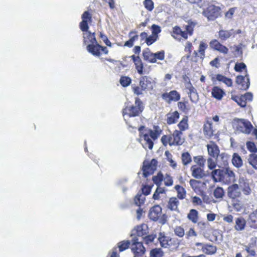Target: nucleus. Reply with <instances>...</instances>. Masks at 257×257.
<instances>
[{
	"instance_id": "nucleus-1",
	"label": "nucleus",
	"mask_w": 257,
	"mask_h": 257,
	"mask_svg": "<svg viewBox=\"0 0 257 257\" xmlns=\"http://www.w3.org/2000/svg\"><path fill=\"white\" fill-rule=\"evenodd\" d=\"M144 126H141L139 130L142 134V138L143 143V146L144 148H148L152 150L154 146V141L158 139L162 134V130L158 125H154L152 129L144 128Z\"/></svg>"
},
{
	"instance_id": "nucleus-2",
	"label": "nucleus",
	"mask_w": 257,
	"mask_h": 257,
	"mask_svg": "<svg viewBox=\"0 0 257 257\" xmlns=\"http://www.w3.org/2000/svg\"><path fill=\"white\" fill-rule=\"evenodd\" d=\"M82 22L80 23V28L83 32V43L85 45L96 43L97 42L94 33H91L88 31L89 22L91 21V16L88 12H85L82 15Z\"/></svg>"
},
{
	"instance_id": "nucleus-3",
	"label": "nucleus",
	"mask_w": 257,
	"mask_h": 257,
	"mask_svg": "<svg viewBox=\"0 0 257 257\" xmlns=\"http://www.w3.org/2000/svg\"><path fill=\"white\" fill-rule=\"evenodd\" d=\"M143 110V105L142 101L139 98H136L134 104L130 106L127 105L122 110L123 116L126 123L130 126H132L128 122V118L139 115Z\"/></svg>"
},
{
	"instance_id": "nucleus-4",
	"label": "nucleus",
	"mask_w": 257,
	"mask_h": 257,
	"mask_svg": "<svg viewBox=\"0 0 257 257\" xmlns=\"http://www.w3.org/2000/svg\"><path fill=\"white\" fill-rule=\"evenodd\" d=\"M233 124L237 131L245 134H250L253 128L251 123L244 119L234 118Z\"/></svg>"
},
{
	"instance_id": "nucleus-5",
	"label": "nucleus",
	"mask_w": 257,
	"mask_h": 257,
	"mask_svg": "<svg viewBox=\"0 0 257 257\" xmlns=\"http://www.w3.org/2000/svg\"><path fill=\"white\" fill-rule=\"evenodd\" d=\"M203 15L209 20H213L220 15V9L214 5H209L206 10L203 12Z\"/></svg>"
},
{
	"instance_id": "nucleus-6",
	"label": "nucleus",
	"mask_w": 257,
	"mask_h": 257,
	"mask_svg": "<svg viewBox=\"0 0 257 257\" xmlns=\"http://www.w3.org/2000/svg\"><path fill=\"white\" fill-rule=\"evenodd\" d=\"M132 250L134 253V257H142L145 248L138 238H134L132 240Z\"/></svg>"
},
{
	"instance_id": "nucleus-7",
	"label": "nucleus",
	"mask_w": 257,
	"mask_h": 257,
	"mask_svg": "<svg viewBox=\"0 0 257 257\" xmlns=\"http://www.w3.org/2000/svg\"><path fill=\"white\" fill-rule=\"evenodd\" d=\"M215 131V126L213 124L212 120L208 118L203 126V133L206 138H210L214 135Z\"/></svg>"
},
{
	"instance_id": "nucleus-8",
	"label": "nucleus",
	"mask_w": 257,
	"mask_h": 257,
	"mask_svg": "<svg viewBox=\"0 0 257 257\" xmlns=\"http://www.w3.org/2000/svg\"><path fill=\"white\" fill-rule=\"evenodd\" d=\"M182 132L178 130H175L173 134L170 136V146L182 145L184 141V139L182 137Z\"/></svg>"
},
{
	"instance_id": "nucleus-9",
	"label": "nucleus",
	"mask_w": 257,
	"mask_h": 257,
	"mask_svg": "<svg viewBox=\"0 0 257 257\" xmlns=\"http://www.w3.org/2000/svg\"><path fill=\"white\" fill-rule=\"evenodd\" d=\"M154 82L152 79L148 76L142 77L140 80V86L144 91L151 90L153 88Z\"/></svg>"
},
{
	"instance_id": "nucleus-10",
	"label": "nucleus",
	"mask_w": 257,
	"mask_h": 257,
	"mask_svg": "<svg viewBox=\"0 0 257 257\" xmlns=\"http://www.w3.org/2000/svg\"><path fill=\"white\" fill-rule=\"evenodd\" d=\"M241 194L238 184H234L228 188L227 195L232 200L238 198Z\"/></svg>"
},
{
	"instance_id": "nucleus-11",
	"label": "nucleus",
	"mask_w": 257,
	"mask_h": 257,
	"mask_svg": "<svg viewBox=\"0 0 257 257\" xmlns=\"http://www.w3.org/2000/svg\"><path fill=\"white\" fill-rule=\"evenodd\" d=\"M236 83L240 86L239 88L242 90H246L249 86V79L247 74L245 76H238L236 79Z\"/></svg>"
},
{
	"instance_id": "nucleus-12",
	"label": "nucleus",
	"mask_w": 257,
	"mask_h": 257,
	"mask_svg": "<svg viewBox=\"0 0 257 257\" xmlns=\"http://www.w3.org/2000/svg\"><path fill=\"white\" fill-rule=\"evenodd\" d=\"M224 179L223 182L225 183H229L234 182L236 181L235 173L229 168H224Z\"/></svg>"
},
{
	"instance_id": "nucleus-13",
	"label": "nucleus",
	"mask_w": 257,
	"mask_h": 257,
	"mask_svg": "<svg viewBox=\"0 0 257 257\" xmlns=\"http://www.w3.org/2000/svg\"><path fill=\"white\" fill-rule=\"evenodd\" d=\"M210 46L212 49L223 54H226L228 52V49L216 40L211 41L210 43Z\"/></svg>"
},
{
	"instance_id": "nucleus-14",
	"label": "nucleus",
	"mask_w": 257,
	"mask_h": 257,
	"mask_svg": "<svg viewBox=\"0 0 257 257\" xmlns=\"http://www.w3.org/2000/svg\"><path fill=\"white\" fill-rule=\"evenodd\" d=\"M162 97L168 102L172 101H177L180 98V94L176 90H172L169 93H165L162 94Z\"/></svg>"
},
{
	"instance_id": "nucleus-15",
	"label": "nucleus",
	"mask_w": 257,
	"mask_h": 257,
	"mask_svg": "<svg viewBox=\"0 0 257 257\" xmlns=\"http://www.w3.org/2000/svg\"><path fill=\"white\" fill-rule=\"evenodd\" d=\"M162 208L159 205L153 206L150 211L149 217L154 221L157 220L161 216Z\"/></svg>"
},
{
	"instance_id": "nucleus-16",
	"label": "nucleus",
	"mask_w": 257,
	"mask_h": 257,
	"mask_svg": "<svg viewBox=\"0 0 257 257\" xmlns=\"http://www.w3.org/2000/svg\"><path fill=\"white\" fill-rule=\"evenodd\" d=\"M101 46L99 45L97 42L96 43L88 44L86 47V49L90 53L96 57H99L101 55L100 49Z\"/></svg>"
},
{
	"instance_id": "nucleus-17",
	"label": "nucleus",
	"mask_w": 257,
	"mask_h": 257,
	"mask_svg": "<svg viewBox=\"0 0 257 257\" xmlns=\"http://www.w3.org/2000/svg\"><path fill=\"white\" fill-rule=\"evenodd\" d=\"M239 186L242 188V191L245 195H249L251 193V189L249 186L247 180L243 177H240L238 180Z\"/></svg>"
},
{
	"instance_id": "nucleus-18",
	"label": "nucleus",
	"mask_w": 257,
	"mask_h": 257,
	"mask_svg": "<svg viewBox=\"0 0 257 257\" xmlns=\"http://www.w3.org/2000/svg\"><path fill=\"white\" fill-rule=\"evenodd\" d=\"M202 168L195 165L192 166L190 168L192 176L196 179H201L204 177L205 174Z\"/></svg>"
},
{
	"instance_id": "nucleus-19",
	"label": "nucleus",
	"mask_w": 257,
	"mask_h": 257,
	"mask_svg": "<svg viewBox=\"0 0 257 257\" xmlns=\"http://www.w3.org/2000/svg\"><path fill=\"white\" fill-rule=\"evenodd\" d=\"M179 202L176 197H171L169 198L167 202V208L171 211L178 212V206Z\"/></svg>"
},
{
	"instance_id": "nucleus-20",
	"label": "nucleus",
	"mask_w": 257,
	"mask_h": 257,
	"mask_svg": "<svg viewBox=\"0 0 257 257\" xmlns=\"http://www.w3.org/2000/svg\"><path fill=\"white\" fill-rule=\"evenodd\" d=\"M172 36L176 39H180L181 37L187 39V33L186 31H183L180 27H175L173 28V32H172Z\"/></svg>"
},
{
	"instance_id": "nucleus-21",
	"label": "nucleus",
	"mask_w": 257,
	"mask_h": 257,
	"mask_svg": "<svg viewBox=\"0 0 257 257\" xmlns=\"http://www.w3.org/2000/svg\"><path fill=\"white\" fill-rule=\"evenodd\" d=\"M161 246L163 247H168L172 243L171 239L170 237L167 236L164 233H160L158 238Z\"/></svg>"
},
{
	"instance_id": "nucleus-22",
	"label": "nucleus",
	"mask_w": 257,
	"mask_h": 257,
	"mask_svg": "<svg viewBox=\"0 0 257 257\" xmlns=\"http://www.w3.org/2000/svg\"><path fill=\"white\" fill-rule=\"evenodd\" d=\"M224 168L222 169H215L214 170L212 173L211 175L213 179L215 182H222L224 176Z\"/></svg>"
},
{
	"instance_id": "nucleus-23",
	"label": "nucleus",
	"mask_w": 257,
	"mask_h": 257,
	"mask_svg": "<svg viewBox=\"0 0 257 257\" xmlns=\"http://www.w3.org/2000/svg\"><path fill=\"white\" fill-rule=\"evenodd\" d=\"M246 221L242 217H237L235 220L234 228L236 231H240L244 229Z\"/></svg>"
},
{
	"instance_id": "nucleus-24",
	"label": "nucleus",
	"mask_w": 257,
	"mask_h": 257,
	"mask_svg": "<svg viewBox=\"0 0 257 257\" xmlns=\"http://www.w3.org/2000/svg\"><path fill=\"white\" fill-rule=\"evenodd\" d=\"M207 147L208 154L213 158H217L219 153V150L217 145L212 144L207 145Z\"/></svg>"
},
{
	"instance_id": "nucleus-25",
	"label": "nucleus",
	"mask_w": 257,
	"mask_h": 257,
	"mask_svg": "<svg viewBox=\"0 0 257 257\" xmlns=\"http://www.w3.org/2000/svg\"><path fill=\"white\" fill-rule=\"evenodd\" d=\"M212 95L215 98L218 100H221L225 94L224 91L218 86L213 87L211 91Z\"/></svg>"
},
{
	"instance_id": "nucleus-26",
	"label": "nucleus",
	"mask_w": 257,
	"mask_h": 257,
	"mask_svg": "<svg viewBox=\"0 0 257 257\" xmlns=\"http://www.w3.org/2000/svg\"><path fill=\"white\" fill-rule=\"evenodd\" d=\"M201 249L204 253L210 255L214 254L217 250L215 246L208 244L203 245Z\"/></svg>"
},
{
	"instance_id": "nucleus-27",
	"label": "nucleus",
	"mask_w": 257,
	"mask_h": 257,
	"mask_svg": "<svg viewBox=\"0 0 257 257\" xmlns=\"http://www.w3.org/2000/svg\"><path fill=\"white\" fill-rule=\"evenodd\" d=\"M156 169L155 167H152L151 165L144 162L143 167V175L144 177H147L149 175L152 174Z\"/></svg>"
},
{
	"instance_id": "nucleus-28",
	"label": "nucleus",
	"mask_w": 257,
	"mask_h": 257,
	"mask_svg": "<svg viewBox=\"0 0 257 257\" xmlns=\"http://www.w3.org/2000/svg\"><path fill=\"white\" fill-rule=\"evenodd\" d=\"M138 73L140 74L143 73V66L141 60L139 56L133 55L131 56Z\"/></svg>"
},
{
	"instance_id": "nucleus-29",
	"label": "nucleus",
	"mask_w": 257,
	"mask_h": 257,
	"mask_svg": "<svg viewBox=\"0 0 257 257\" xmlns=\"http://www.w3.org/2000/svg\"><path fill=\"white\" fill-rule=\"evenodd\" d=\"M233 34V30H220L218 32L219 38L222 41H225L229 38Z\"/></svg>"
},
{
	"instance_id": "nucleus-30",
	"label": "nucleus",
	"mask_w": 257,
	"mask_h": 257,
	"mask_svg": "<svg viewBox=\"0 0 257 257\" xmlns=\"http://www.w3.org/2000/svg\"><path fill=\"white\" fill-rule=\"evenodd\" d=\"M143 54L145 60L148 61L150 63L156 62L154 53L151 52L148 48L143 51Z\"/></svg>"
},
{
	"instance_id": "nucleus-31",
	"label": "nucleus",
	"mask_w": 257,
	"mask_h": 257,
	"mask_svg": "<svg viewBox=\"0 0 257 257\" xmlns=\"http://www.w3.org/2000/svg\"><path fill=\"white\" fill-rule=\"evenodd\" d=\"M179 117V114L177 111L170 113L167 114V122L170 124L174 123L178 120Z\"/></svg>"
},
{
	"instance_id": "nucleus-32",
	"label": "nucleus",
	"mask_w": 257,
	"mask_h": 257,
	"mask_svg": "<svg viewBox=\"0 0 257 257\" xmlns=\"http://www.w3.org/2000/svg\"><path fill=\"white\" fill-rule=\"evenodd\" d=\"M248 220L251 227L257 228V209L249 214Z\"/></svg>"
},
{
	"instance_id": "nucleus-33",
	"label": "nucleus",
	"mask_w": 257,
	"mask_h": 257,
	"mask_svg": "<svg viewBox=\"0 0 257 257\" xmlns=\"http://www.w3.org/2000/svg\"><path fill=\"white\" fill-rule=\"evenodd\" d=\"M144 225H140L137 226L133 230V235H137L139 237H143L144 235H145L147 234L146 230L144 229Z\"/></svg>"
},
{
	"instance_id": "nucleus-34",
	"label": "nucleus",
	"mask_w": 257,
	"mask_h": 257,
	"mask_svg": "<svg viewBox=\"0 0 257 257\" xmlns=\"http://www.w3.org/2000/svg\"><path fill=\"white\" fill-rule=\"evenodd\" d=\"M231 204L234 209L237 211H240L243 208V203L242 201L239 199H234L231 200Z\"/></svg>"
},
{
	"instance_id": "nucleus-35",
	"label": "nucleus",
	"mask_w": 257,
	"mask_h": 257,
	"mask_svg": "<svg viewBox=\"0 0 257 257\" xmlns=\"http://www.w3.org/2000/svg\"><path fill=\"white\" fill-rule=\"evenodd\" d=\"M232 163L236 168L241 167L243 164L241 157L236 153L233 155Z\"/></svg>"
},
{
	"instance_id": "nucleus-36",
	"label": "nucleus",
	"mask_w": 257,
	"mask_h": 257,
	"mask_svg": "<svg viewBox=\"0 0 257 257\" xmlns=\"http://www.w3.org/2000/svg\"><path fill=\"white\" fill-rule=\"evenodd\" d=\"M198 212L195 209H191L187 215V218L193 223H195L198 221Z\"/></svg>"
},
{
	"instance_id": "nucleus-37",
	"label": "nucleus",
	"mask_w": 257,
	"mask_h": 257,
	"mask_svg": "<svg viewBox=\"0 0 257 257\" xmlns=\"http://www.w3.org/2000/svg\"><path fill=\"white\" fill-rule=\"evenodd\" d=\"M216 79L219 81L223 82L228 86H231L232 85V81L231 79L222 75L217 74L216 76Z\"/></svg>"
},
{
	"instance_id": "nucleus-38",
	"label": "nucleus",
	"mask_w": 257,
	"mask_h": 257,
	"mask_svg": "<svg viewBox=\"0 0 257 257\" xmlns=\"http://www.w3.org/2000/svg\"><path fill=\"white\" fill-rule=\"evenodd\" d=\"M175 189L177 191V196L180 199H183L186 196V191L184 188L180 185H176Z\"/></svg>"
},
{
	"instance_id": "nucleus-39",
	"label": "nucleus",
	"mask_w": 257,
	"mask_h": 257,
	"mask_svg": "<svg viewBox=\"0 0 257 257\" xmlns=\"http://www.w3.org/2000/svg\"><path fill=\"white\" fill-rule=\"evenodd\" d=\"M249 164L255 170H257V155L250 154L248 157Z\"/></svg>"
},
{
	"instance_id": "nucleus-40",
	"label": "nucleus",
	"mask_w": 257,
	"mask_h": 257,
	"mask_svg": "<svg viewBox=\"0 0 257 257\" xmlns=\"http://www.w3.org/2000/svg\"><path fill=\"white\" fill-rule=\"evenodd\" d=\"M181 160L184 165H187L190 164L192 161L190 155L188 152L182 154Z\"/></svg>"
},
{
	"instance_id": "nucleus-41",
	"label": "nucleus",
	"mask_w": 257,
	"mask_h": 257,
	"mask_svg": "<svg viewBox=\"0 0 257 257\" xmlns=\"http://www.w3.org/2000/svg\"><path fill=\"white\" fill-rule=\"evenodd\" d=\"M188 119L187 117H184L178 124L179 131H184L188 128Z\"/></svg>"
},
{
	"instance_id": "nucleus-42",
	"label": "nucleus",
	"mask_w": 257,
	"mask_h": 257,
	"mask_svg": "<svg viewBox=\"0 0 257 257\" xmlns=\"http://www.w3.org/2000/svg\"><path fill=\"white\" fill-rule=\"evenodd\" d=\"M165 155L167 157V161L169 163V165L172 168L176 169L177 167V163L176 161L173 159L171 154L168 151H166L165 152Z\"/></svg>"
},
{
	"instance_id": "nucleus-43",
	"label": "nucleus",
	"mask_w": 257,
	"mask_h": 257,
	"mask_svg": "<svg viewBox=\"0 0 257 257\" xmlns=\"http://www.w3.org/2000/svg\"><path fill=\"white\" fill-rule=\"evenodd\" d=\"M145 199L146 198L144 195L138 194L136 196L134 199V201L137 205L140 206L142 204H144Z\"/></svg>"
},
{
	"instance_id": "nucleus-44",
	"label": "nucleus",
	"mask_w": 257,
	"mask_h": 257,
	"mask_svg": "<svg viewBox=\"0 0 257 257\" xmlns=\"http://www.w3.org/2000/svg\"><path fill=\"white\" fill-rule=\"evenodd\" d=\"M207 48V45L204 42H201L199 45L198 53L201 58H203L205 56V51Z\"/></svg>"
},
{
	"instance_id": "nucleus-45",
	"label": "nucleus",
	"mask_w": 257,
	"mask_h": 257,
	"mask_svg": "<svg viewBox=\"0 0 257 257\" xmlns=\"http://www.w3.org/2000/svg\"><path fill=\"white\" fill-rule=\"evenodd\" d=\"M130 244V241H122L117 244V247L119 248V251H123L129 247Z\"/></svg>"
},
{
	"instance_id": "nucleus-46",
	"label": "nucleus",
	"mask_w": 257,
	"mask_h": 257,
	"mask_svg": "<svg viewBox=\"0 0 257 257\" xmlns=\"http://www.w3.org/2000/svg\"><path fill=\"white\" fill-rule=\"evenodd\" d=\"M143 5L145 8L150 12H151L154 8V4L152 0H145Z\"/></svg>"
},
{
	"instance_id": "nucleus-47",
	"label": "nucleus",
	"mask_w": 257,
	"mask_h": 257,
	"mask_svg": "<svg viewBox=\"0 0 257 257\" xmlns=\"http://www.w3.org/2000/svg\"><path fill=\"white\" fill-rule=\"evenodd\" d=\"M163 175L160 173L157 176L153 177V181L157 185H161L163 180Z\"/></svg>"
},
{
	"instance_id": "nucleus-48",
	"label": "nucleus",
	"mask_w": 257,
	"mask_h": 257,
	"mask_svg": "<svg viewBox=\"0 0 257 257\" xmlns=\"http://www.w3.org/2000/svg\"><path fill=\"white\" fill-rule=\"evenodd\" d=\"M213 194L216 198H222L224 196V191L221 187H217L214 190Z\"/></svg>"
},
{
	"instance_id": "nucleus-49",
	"label": "nucleus",
	"mask_w": 257,
	"mask_h": 257,
	"mask_svg": "<svg viewBox=\"0 0 257 257\" xmlns=\"http://www.w3.org/2000/svg\"><path fill=\"white\" fill-rule=\"evenodd\" d=\"M150 254L151 257H162L163 252L161 249L155 248L151 251Z\"/></svg>"
},
{
	"instance_id": "nucleus-50",
	"label": "nucleus",
	"mask_w": 257,
	"mask_h": 257,
	"mask_svg": "<svg viewBox=\"0 0 257 257\" xmlns=\"http://www.w3.org/2000/svg\"><path fill=\"white\" fill-rule=\"evenodd\" d=\"M164 184L166 186H171L173 185V181L172 178L167 174L163 177Z\"/></svg>"
},
{
	"instance_id": "nucleus-51",
	"label": "nucleus",
	"mask_w": 257,
	"mask_h": 257,
	"mask_svg": "<svg viewBox=\"0 0 257 257\" xmlns=\"http://www.w3.org/2000/svg\"><path fill=\"white\" fill-rule=\"evenodd\" d=\"M120 83L123 87L128 86L131 83V79L128 77H121L119 80Z\"/></svg>"
},
{
	"instance_id": "nucleus-52",
	"label": "nucleus",
	"mask_w": 257,
	"mask_h": 257,
	"mask_svg": "<svg viewBox=\"0 0 257 257\" xmlns=\"http://www.w3.org/2000/svg\"><path fill=\"white\" fill-rule=\"evenodd\" d=\"M138 36L137 35L132 36L130 40L125 42L124 46L130 48L132 47L134 45V42L138 40Z\"/></svg>"
},
{
	"instance_id": "nucleus-53",
	"label": "nucleus",
	"mask_w": 257,
	"mask_h": 257,
	"mask_svg": "<svg viewBox=\"0 0 257 257\" xmlns=\"http://www.w3.org/2000/svg\"><path fill=\"white\" fill-rule=\"evenodd\" d=\"M195 163H196L200 167H204L205 165V160L202 156H197L194 158Z\"/></svg>"
},
{
	"instance_id": "nucleus-54",
	"label": "nucleus",
	"mask_w": 257,
	"mask_h": 257,
	"mask_svg": "<svg viewBox=\"0 0 257 257\" xmlns=\"http://www.w3.org/2000/svg\"><path fill=\"white\" fill-rule=\"evenodd\" d=\"M175 234L180 237H183L185 234L183 228L181 226H177L174 229Z\"/></svg>"
},
{
	"instance_id": "nucleus-55",
	"label": "nucleus",
	"mask_w": 257,
	"mask_h": 257,
	"mask_svg": "<svg viewBox=\"0 0 257 257\" xmlns=\"http://www.w3.org/2000/svg\"><path fill=\"white\" fill-rule=\"evenodd\" d=\"M234 69L237 72H241L243 69H246V65L243 63H237L234 66Z\"/></svg>"
},
{
	"instance_id": "nucleus-56",
	"label": "nucleus",
	"mask_w": 257,
	"mask_h": 257,
	"mask_svg": "<svg viewBox=\"0 0 257 257\" xmlns=\"http://www.w3.org/2000/svg\"><path fill=\"white\" fill-rule=\"evenodd\" d=\"M154 58L157 61V59L160 60H163L165 58V53L164 51H161L157 53H154Z\"/></svg>"
},
{
	"instance_id": "nucleus-57",
	"label": "nucleus",
	"mask_w": 257,
	"mask_h": 257,
	"mask_svg": "<svg viewBox=\"0 0 257 257\" xmlns=\"http://www.w3.org/2000/svg\"><path fill=\"white\" fill-rule=\"evenodd\" d=\"M246 147L247 149L251 152H256L257 149L254 144L251 142H247L246 143Z\"/></svg>"
},
{
	"instance_id": "nucleus-58",
	"label": "nucleus",
	"mask_w": 257,
	"mask_h": 257,
	"mask_svg": "<svg viewBox=\"0 0 257 257\" xmlns=\"http://www.w3.org/2000/svg\"><path fill=\"white\" fill-rule=\"evenodd\" d=\"M186 88L187 90V93L188 95H190L193 92H196V89L192 86V85L190 83L188 82L186 84Z\"/></svg>"
},
{
	"instance_id": "nucleus-59",
	"label": "nucleus",
	"mask_w": 257,
	"mask_h": 257,
	"mask_svg": "<svg viewBox=\"0 0 257 257\" xmlns=\"http://www.w3.org/2000/svg\"><path fill=\"white\" fill-rule=\"evenodd\" d=\"M152 35L157 36V35L161 32V30L160 27L156 25H153L152 26Z\"/></svg>"
},
{
	"instance_id": "nucleus-60",
	"label": "nucleus",
	"mask_w": 257,
	"mask_h": 257,
	"mask_svg": "<svg viewBox=\"0 0 257 257\" xmlns=\"http://www.w3.org/2000/svg\"><path fill=\"white\" fill-rule=\"evenodd\" d=\"M216 166V163L213 159L210 158L207 159V166L210 170H213Z\"/></svg>"
},
{
	"instance_id": "nucleus-61",
	"label": "nucleus",
	"mask_w": 257,
	"mask_h": 257,
	"mask_svg": "<svg viewBox=\"0 0 257 257\" xmlns=\"http://www.w3.org/2000/svg\"><path fill=\"white\" fill-rule=\"evenodd\" d=\"M157 36H155L154 35H152L148 37L147 39V41L146 43L149 46L152 44L154 42H155L157 40Z\"/></svg>"
},
{
	"instance_id": "nucleus-62",
	"label": "nucleus",
	"mask_w": 257,
	"mask_h": 257,
	"mask_svg": "<svg viewBox=\"0 0 257 257\" xmlns=\"http://www.w3.org/2000/svg\"><path fill=\"white\" fill-rule=\"evenodd\" d=\"M171 137L166 135L163 136L161 138V142L164 146H167L169 144L170 146Z\"/></svg>"
},
{
	"instance_id": "nucleus-63",
	"label": "nucleus",
	"mask_w": 257,
	"mask_h": 257,
	"mask_svg": "<svg viewBox=\"0 0 257 257\" xmlns=\"http://www.w3.org/2000/svg\"><path fill=\"white\" fill-rule=\"evenodd\" d=\"M190 100L194 103H197L199 97L197 92H193V93L189 95Z\"/></svg>"
},
{
	"instance_id": "nucleus-64",
	"label": "nucleus",
	"mask_w": 257,
	"mask_h": 257,
	"mask_svg": "<svg viewBox=\"0 0 257 257\" xmlns=\"http://www.w3.org/2000/svg\"><path fill=\"white\" fill-rule=\"evenodd\" d=\"M190 185L191 186L192 188L195 191L196 189L198 188V185L199 183V181L194 180V179H191L190 180Z\"/></svg>"
}]
</instances>
